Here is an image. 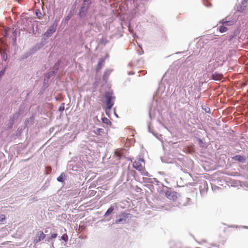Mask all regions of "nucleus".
<instances>
[{"instance_id":"obj_23","label":"nucleus","mask_w":248,"mask_h":248,"mask_svg":"<svg viewBox=\"0 0 248 248\" xmlns=\"http://www.w3.org/2000/svg\"><path fill=\"white\" fill-rule=\"evenodd\" d=\"M86 2V1H84V2H83V4H85V3Z\"/></svg>"},{"instance_id":"obj_9","label":"nucleus","mask_w":248,"mask_h":248,"mask_svg":"<svg viewBox=\"0 0 248 248\" xmlns=\"http://www.w3.org/2000/svg\"><path fill=\"white\" fill-rule=\"evenodd\" d=\"M114 208L113 207L111 206L109 207L108 210L107 211V212L105 213L104 216L107 217L109 215H110L112 212L114 211Z\"/></svg>"},{"instance_id":"obj_5","label":"nucleus","mask_w":248,"mask_h":248,"mask_svg":"<svg viewBox=\"0 0 248 248\" xmlns=\"http://www.w3.org/2000/svg\"><path fill=\"white\" fill-rule=\"evenodd\" d=\"M212 78L216 80H220L223 78V75L218 72H215L213 74Z\"/></svg>"},{"instance_id":"obj_6","label":"nucleus","mask_w":248,"mask_h":248,"mask_svg":"<svg viewBox=\"0 0 248 248\" xmlns=\"http://www.w3.org/2000/svg\"><path fill=\"white\" fill-rule=\"evenodd\" d=\"M105 60L104 59H100L96 66V71L98 72L103 66L104 64Z\"/></svg>"},{"instance_id":"obj_22","label":"nucleus","mask_w":248,"mask_h":248,"mask_svg":"<svg viewBox=\"0 0 248 248\" xmlns=\"http://www.w3.org/2000/svg\"><path fill=\"white\" fill-rule=\"evenodd\" d=\"M118 156H121V154L120 153L118 154Z\"/></svg>"},{"instance_id":"obj_3","label":"nucleus","mask_w":248,"mask_h":248,"mask_svg":"<svg viewBox=\"0 0 248 248\" xmlns=\"http://www.w3.org/2000/svg\"><path fill=\"white\" fill-rule=\"evenodd\" d=\"M46 234L41 231L37 232L35 236L33 239V242L36 244L41 240H43L46 237Z\"/></svg>"},{"instance_id":"obj_15","label":"nucleus","mask_w":248,"mask_h":248,"mask_svg":"<svg viewBox=\"0 0 248 248\" xmlns=\"http://www.w3.org/2000/svg\"><path fill=\"white\" fill-rule=\"evenodd\" d=\"M5 219V216L4 215L0 216V221H3Z\"/></svg>"},{"instance_id":"obj_17","label":"nucleus","mask_w":248,"mask_h":248,"mask_svg":"<svg viewBox=\"0 0 248 248\" xmlns=\"http://www.w3.org/2000/svg\"><path fill=\"white\" fill-rule=\"evenodd\" d=\"M124 220V219L123 218H120L119 219H118V220H116V223H119L122 221H123Z\"/></svg>"},{"instance_id":"obj_16","label":"nucleus","mask_w":248,"mask_h":248,"mask_svg":"<svg viewBox=\"0 0 248 248\" xmlns=\"http://www.w3.org/2000/svg\"><path fill=\"white\" fill-rule=\"evenodd\" d=\"M57 236V234L56 233H53L51 234V237H50V239H53V238H56Z\"/></svg>"},{"instance_id":"obj_11","label":"nucleus","mask_w":248,"mask_h":248,"mask_svg":"<svg viewBox=\"0 0 248 248\" xmlns=\"http://www.w3.org/2000/svg\"><path fill=\"white\" fill-rule=\"evenodd\" d=\"M102 122L108 125H110L111 124V122L109 121L108 119L106 117H103L102 118Z\"/></svg>"},{"instance_id":"obj_24","label":"nucleus","mask_w":248,"mask_h":248,"mask_svg":"<svg viewBox=\"0 0 248 248\" xmlns=\"http://www.w3.org/2000/svg\"><path fill=\"white\" fill-rule=\"evenodd\" d=\"M66 19L68 20L69 19V17L67 16Z\"/></svg>"},{"instance_id":"obj_10","label":"nucleus","mask_w":248,"mask_h":248,"mask_svg":"<svg viewBox=\"0 0 248 248\" xmlns=\"http://www.w3.org/2000/svg\"><path fill=\"white\" fill-rule=\"evenodd\" d=\"M65 177V174L64 172L61 173L60 176L57 178V180L60 182H64V177Z\"/></svg>"},{"instance_id":"obj_1","label":"nucleus","mask_w":248,"mask_h":248,"mask_svg":"<svg viewBox=\"0 0 248 248\" xmlns=\"http://www.w3.org/2000/svg\"><path fill=\"white\" fill-rule=\"evenodd\" d=\"M144 162L143 158H138L133 162V168L139 171L142 175L149 176V173L146 170L145 167L141 164Z\"/></svg>"},{"instance_id":"obj_18","label":"nucleus","mask_w":248,"mask_h":248,"mask_svg":"<svg viewBox=\"0 0 248 248\" xmlns=\"http://www.w3.org/2000/svg\"><path fill=\"white\" fill-rule=\"evenodd\" d=\"M103 131V129H101V128H98L97 129V132L98 133H100L101 132H102Z\"/></svg>"},{"instance_id":"obj_13","label":"nucleus","mask_w":248,"mask_h":248,"mask_svg":"<svg viewBox=\"0 0 248 248\" xmlns=\"http://www.w3.org/2000/svg\"><path fill=\"white\" fill-rule=\"evenodd\" d=\"M61 239L64 240L65 242H67L68 241V237L66 233L63 234L61 236Z\"/></svg>"},{"instance_id":"obj_12","label":"nucleus","mask_w":248,"mask_h":248,"mask_svg":"<svg viewBox=\"0 0 248 248\" xmlns=\"http://www.w3.org/2000/svg\"><path fill=\"white\" fill-rule=\"evenodd\" d=\"M219 31L221 32H226L227 31V27H225L224 26H221L219 28Z\"/></svg>"},{"instance_id":"obj_14","label":"nucleus","mask_w":248,"mask_h":248,"mask_svg":"<svg viewBox=\"0 0 248 248\" xmlns=\"http://www.w3.org/2000/svg\"><path fill=\"white\" fill-rule=\"evenodd\" d=\"M203 3L207 7L211 5V3L208 0H204Z\"/></svg>"},{"instance_id":"obj_7","label":"nucleus","mask_w":248,"mask_h":248,"mask_svg":"<svg viewBox=\"0 0 248 248\" xmlns=\"http://www.w3.org/2000/svg\"><path fill=\"white\" fill-rule=\"evenodd\" d=\"M55 31V30L53 27H51L49 30H48L45 33V35L46 37H50Z\"/></svg>"},{"instance_id":"obj_19","label":"nucleus","mask_w":248,"mask_h":248,"mask_svg":"<svg viewBox=\"0 0 248 248\" xmlns=\"http://www.w3.org/2000/svg\"><path fill=\"white\" fill-rule=\"evenodd\" d=\"M64 107H63L62 108V107H60V108H59V110L62 111V110H64Z\"/></svg>"},{"instance_id":"obj_8","label":"nucleus","mask_w":248,"mask_h":248,"mask_svg":"<svg viewBox=\"0 0 248 248\" xmlns=\"http://www.w3.org/2000/svg\"><path fill=\"white\" fill-rule=\"evenodd\" d=\"M233 159L235 160H238L241 162H244L245 161V158L240 155H236L233 157Z\"/></svg>"},{"instance_id":"obj_20","label":"nucleus","mask_w":248,"mask_h":248,"mask_svg":"<svg viewBox=\"0 0 248 248\" xmlns=\"http://www.w3.org/2000/svg\"><path fill=\"white\" fill-rule=\"evenodd\" d=\"M84 8L83 7H82L81 8V11L80 12V13H81V11H84Z\"/></svg>"},{"instance_id":"obj_21","label":"nucleus","mask_w":248,"mask_h":248,"mask_svg":"<svg viewBox=\"0 0 248 248\" xmlns=\"http://www.w3.org/2000/svg\"><path fill=\"white\" fill-rule=\"evenodd\" d=\"M4 70H3V71H2V70H1V71H0V74H3V73H4Z\"/></svg>"},{"instance_id":"obj_4","label":"nucleus","mask_w":248,"mask_h":248,"mask_svg":"<svg viewBox=\"0 0 248 248\" xmlns=\"http://www.w3.org/2000/svg\"><path fill=\"white\" fill-rule=\"evenodd\" d=\"M166 197L171 200H174L177 198L176 192L167 191L166 193Z\"/></svg>"},{"instance_id":"obj_2","label":"nucleus","mask_w":248,"mask_h":248,"mask_svg":"<svg viewBox=\"0 0 248 248\" xmlns=\"http://www.w3.org/2000/svg\"><path fill=\"white\" fill-rule=\"evenodd\" d=\"M106 98L107 99V108L108 109H110L113 106V101L115 99V97L113 96L110 93H107L106 95Z\"/></svg>"}]
</instances>
